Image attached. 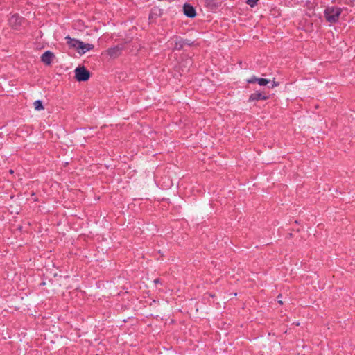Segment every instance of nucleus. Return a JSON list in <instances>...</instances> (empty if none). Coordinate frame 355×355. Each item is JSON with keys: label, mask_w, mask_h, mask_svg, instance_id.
<instances>
[{"label": "nucleus", "mask_w": 355, "mask_h": 355, "mask_svg": "<svg viewBox=\"0 0 355 355\" xmlns=\"http://www.w3.org/2000/svg\"><path fill=\"white\" fill-rule=\"evenodd\" d=\"M341 13L342 8L337 6H328L324 12L326 20L331 24L338 21Z\"/></svg>", "instance_id": "f257e3e1"}, {"label": "nucleus", "mask_w": 355, "mask_h": 355, "mask_svg": "<svg viewBox=\"0 0 355 355\" xmlns=\"http://www.w3.org/2000/svg\"><path fill=\"white\" fill-rule=\"evenodd\" d=\"M90 73L84 67L75 69V77L78 81H86L89 78Z\"/></svg>", "instance_id": "f03ea898"}, {"label": "nucleus", "mask_w": 355, "mask_h": 355, "mask_svg": "<svg viewBox=\"0 0 355 355\" xmlns=\"http://www.w3.org/2000/svg\"><path fill=\"white\" fill-rule=\"evenodd\" d=\"M175 43L174 49L180 50L185 44L191 45L187 40H184L180 37L175 36L171 38Z\"/></svg>", "instance_id": "7ed1b4c3"}, {"label": "nucleus", "mask_w": 355, "mask_h": 355, "mask_svg": "<svg viewBox=\"0 0 355 355\" xmlns=\"http://www.w3.org/2000/svg\"><path fill=\"white\" fill-rule=\"evenodd\" d=\"M54 57H55V55L52 52H51L49 51H46L42 55L41 60L45 64L49 65L52 62Z\"/></svg>", "instance_id": "20e7f679"}, {"label": "nucleus", "mask_w": 355, "mask_h": 355, "mask_svg": "<svg viewBox=\"0 0 355 355\" xmlns=\"http://www.w3.org/2000/svg\"><path fill=\"white\" fill-rule=\"evenodd\" d=\"M22 18L18 15H14L9 19L10 25L15 28H17L21 24Z\"/></svg>", "instance_id": "39448f33"}, {"label": "nucleus", "mask_w": 355, "mask_h": 355, "mask_svg": "<svg viewBox=\"0 0 355 355\" xmlns=\"http://www.w3.org/2000/svg\"><path fill=\"white\" fill-rule=\"evenodd\" d=\"M183 10L184 15L190 18L194 17L196 15L194 8L189 4H185L183 7Z\"/></svg>", "instance_id": "423d86ee"}, {"label": "nucleus", "mask_w": 355, "mask_h": 355, "mask_svg": "<svg viewBox=\"0 0 355 355\" xmlns=\"http://www.w3.org/2000/svg\"><path fill=\"white\" fill-rule=\"evenodd\" d=\"M65 40H66L67 44L69 46V47L76 49L77 50L78 49L79 47H80V44L81 41H80L77 39L71 38L68 35V36L65 37Z\"/></svg>", "instance_id": "0eeeda50"}, {"label": "nucleus", "mask_w": 355, "mask_h": 355, "mask_svg": "<svg viewBox=\"0 0 355 355\" xmlns=\"http://www.w3.org/2000/svg\"><path fill=\"white\" fill-rule=\"evenodd\" d=\"M121 51H122V47L120 46H114V47H112V48H110L107 52V54L111 57V58H116L118 56L120 55L121 53Z\"/></svg>", "instance_id": "6e6552de"}, {"label": "nucleus", "mask_w": 355, "mask_h": 355, "mask_svg": "<svg viewBox=\"0 0 355 355\" xmlns=\"http://www.w3.org/2000/svg\"><path fill=\"white\" fill-rule=\"evenodd\" d=\"M268 98V96H266L265 94L256 92L254 93H252L250 96L249 101H259V100H266Z\"/></svg>", "instance_id": "1a4fd4ad"}, {"label": "nucleus", "mask_w": 355, "mask_h": 355, "mask_svg": "<svg viewBox=\"0 0 355 355\" xmlns=\"http://www.w3.org/2000/svg\"><path fill=\"white\" fill-rule=\"evenodd\" d=\"M80 46L78 49V52L80 55H83L87 51H89L94 49V45L91 44H85L83 42H80Z\"/></svg>", "instance_id": "9d476101"}, {"label": "nucleus", "mask_w": 355, "mask_h": 355, "mask_svg": "<svg viewBox=\"0 0 355 355\" xmlns=\"http://www.w3.org/2000/svg\"><path fill=\"white\" fill-rule=\"evenodd\" d=\"M34 108L37 111L44 110V106L42 105V102L40 100H37L33 103Z\"/></svg>", "instance_id": "9b49d317"}, {"label": "nucleus", "mask_w": 355, "mask_h": 355, "mask_svg": "<svg viewBox=\"0 0 355 355\" xmlns=\"http://www.w3.org/2000/svg\"><path fill=\"white\" fill-rule=\"evenodd\" d=\"M270 82L269 80L265 78H259L257 79V83L261 86L266 85Z\"/></svg>", "instance_id": "f8f14e48"}, {"label": "nucleus", "mask_w": 355, "mask_h": 355, "mask_svg": "<svg viewBox=\"0 0 355 355\" xmlns=\"http://www.w3.org/2000/svg\"><path fill=\"white\" fill-rule=\"evenodd\" d=\"M257 1H258V0H248L247 3L251 7H253L257 3Z\"/></svg>", "instance_id": "ddd939ff"}, {"label": "nucleus", "mask_w": 355, "mask_h": 355, "mask_svg": "<svg viewBox=\"0 0 355 355\" xmlns=\"http://www.w3.org/2000/svg\"><path fill=\"white\" fill-rule=\"evenodd\" d=\"M258 78L256 77H252L250 79L248 80V83H257Z\"/></svg>", "instance_id": "4468645a"}, {"label": "nucleus", "mask_w": 355, "mask_h": 355, "mask_svg": "<svg viewBox=\"0 0 355 355\" xmlns=\"http://www.w3.org/2000/svg\"><path fill=\"white\" fill-rule=\"evenodd\" d=\"M154 283H155V284L160 283V279H155L154 280Z\"/></svg>", "instance_id": "2eb2a0df"}, {"label": "nucleus", "mask_w": 355, "mask_h": 355, "mask_svg": "<svg viewBox=\"0 0 355 355\" xmlns=\"http://www.w3.org/2000/svg\"><path fill=\"white\" fill-rule=\"evenodd\" d=\"M277 83H273L272 87H273V86H277Z\"/></svg>", "instance_id": "dca6fc26"}, {"label": "nucleus", "mask_w": 355, "mask_h": 355, "mask_svg": "<svg viewBox=\"0 0 355 355\" xmlns=\"http://www.w3.org/2000/svg\"><path fill=\"white\" fill-rule=\"evenodd\" d=\"M10 173H13V171L12 170H10Z\"/></svg>", "instance_id": "f3484780"}, {"label": "nucleus", "mask_w": 355, "mask_h": 355, "mask_svg": "<svg viewBox=\"0 0 355 355\" xmlns=\"http://www.w3.org/2000/svg\"><path fill=\"white\" fill-rule=\"evenodd\" d=\"M279 304H282V301L279 300Z\"/></svg>", "instance_id": "a211bd4d"}, {"label": "nucleus", "mask_w": 355, "mask_h": 355, "mask_svg": "<svg viewBox=\"0 0 355 355\" xmlns=\"http://www.w3.org/2000/svg\"><path fill=\"white\" fill-rule=\"evenodd\" d=\"M96 355H98V354H96Z\"/></svg>", "instance_id": "6ab92c4d"}]
</instances>
